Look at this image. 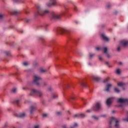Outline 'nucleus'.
Listing matches in <instances>:
<instances>
[{
  "label": "nucleus",
  "mask_w": 128,
  "mask_h": 128,
  "mask_svg": "<svg viewBox=\"0 0 128 128\" xmlns=\"http://www.w3.org/2000/svg\"><path fill=\"white\" fill-rule=\"evenodd\" d=\"M74 10L76 11V6H74Z\"/></svg>",
  "instance_id": "nucleus-36"
},
{
  "label": "nucleus",
  "mask_w": 128,
  "mask_h": 128,
  "mask_svg": "<svg viewBox=\"0 0 128 128\" xmlns=\"http://www.w3.org/2000/svg\"><path fill=\"white\" fill-rule=\"evenodd\" d=\"M68 32H70V30L68 28H60L59 30L60 34H68Z\"/></svg>",
  "instance_id": "nucleus-5"
},
{
  "label": "nucleus",
  "mask_w": 128,
  "mask_h": 128,
  "mask_svg": "<svg viewBox=\"0 0 128 128\" xmlns=\"http://www.w3.org/2000/svg\"><path fill=\"white\" fill-rule=\"evenodd\" d=\"M37 11H38V14H39L40 16H46V14H48L50 12L48 11V10H44V8H42L40 5H38L37 6Z\"/></svg>",
  "instance_id": "nucleus-1"
},
{
  "label": "nucleus",
  "mask_w": 128,
  "mask_h": 128,
  "mask_svg": "<svg viewBox=\"0 0 128 128\" xmlns=\"http://www.w3.org/2000/svg\"><path fill=\"white\" fill-rule=\"evenodd\" d=\"M118 86H124V82H120L118 83Z\"/></svg>",
  "instance_id": "nucleus-19"
},
{
  "label": "nucleus",
  "mask_w": 128,
  "mask_h": 128,
  "mask_svg": "<svg viewBox=\"0 0 128 128\" xmlns=\"http://www.w3.org/2000/svg\"><path fill=\"white\" fill-rule=\"evenodd\" d=\"M26 14H28V12H26Z\"/></svg>",
  "instance_id": "nucleus-54"
},
{
  "label": "nucleus",
  "mask_w": 128,
  "mask_h": 128,
  "mask_svg": "<svg viewBox=\"0 0 128 128\" xmlns=\"http://www.w3.org/2000/svg\"><path fill=\"white\" fill-rule=\"evenodd\" d=\"M42 82V78L40 76H38L36 75H35L34 76V79L33 82L34 84H36V86H40V82Z\"/></svg>",
  "instance_id": "nucleus-4"
},
{
  "label": "nucleus",
  "mask_w": 128,
  "mask_h": 128,
  "mask_svg": "<svg viewBox=\"0 0 128 128\" xmlns=\"http://www.w3.org/2000/svg\"><path fill=\"white\" fill-rule=\"evenodd\" d=\"M118 52H120V46H119L117 48Z\"/></svg>",
  "instance_id": "nucleus-29"
},
{
  "label": "nucleus",
  "mask_w": 128,
  "mask_h": 128,
  "mask_svg": "<svg viewBox=\"0 0 128 128\" xmlns=\"http://www.w3.org/2000/svg\"><path fill=\"white\" fill-rule=\"evenodd\" d=\"M118 102H120V104H126V102H128V100L126 98H118Z\"/></svg>",
  "instance_id": "nucleus-11"
},
{
  "label": "nucleus",
  "mask_w": 128,
  "mask_h": 128,
  "mask_svg": "<svg viewBox=\"0 0 128 128\" xmlns=\"http://www.w3.org/2000/svg\"><path fill=\"white\" fill-rule=\"evenodd\" d=\"M4 16L2 14H0V20H2Z\"/></svg>",
  "instance_id": "nucleus-27"
},
{
  "label": "nucleus",
  "mask_w": 128,
  "mask_h": 128,
  "mask_svg": "<svg viewBox=\"0 0 128 128\" xmlns=\"http://www.w3.org/2000/svg\"><path fill=\"white\" fill-rule=\"evenodd\" d=\"M52 98H58V94H53L52 95Z\"/></svg>",
  "instance_id": "nucleus-24"
},
{
  "label": "nucleus",
  "mask_w": 128,
  "mask_h": 128,
  "mask_svg": "<svg viewBox=\"0 0 128 128\" xmlns=\"http://www.w3.org/2000/svg\"><path fill=\"white\" fill-rule=\"evenodd\" d=\"M114 90L115 92H116L117 94H118L120 92V89H118V88H115Z\"/></svg>",
  "instance_id": "nucleus-18"
},
{
  "label": "nucleus",
  "mask_w": 128,
  "mask_h": 128,
  "mask_svg": "<svg viewBox=\"0 0 128 128\" xmlns=\"http://www.w3.org/2000/svg\"><path fill=\"white\" fill-rule=\"evenodd\" d=\"M102 116H103L104 118V116H106V115H102Z\"/></svg>",
  "instance_id": "nucleus-46"
},
{
  "label": "nucleus",
  "mask_w": 128,
  "mask_h": 128,
  "mask_svg": "<svg viewBox=\"0 0 128 128\" xmlns=\"http://www.w3.org/2000/svg\"><path fill=\"white\" fill-rule=\"evenodd\" d=\"M49 90H52V88H49Z\"/></svg>",
  "instance_id": "nucleus-45"
},
{
  "label": "nucleus",
  "mask_w": 128,
  "mask_h": 128,
  "mask_svg": "<svg viewBox=\"0 0 128 128\" xmlns=\"http://www.w3.org/2000/svg\"><path fill=\"white\" fill-rule=\"evenodd\" d=\"M96 50H104V53L106 54L108 58H110V54H108V48L106 47H105L104 48H98L97 47L96 48Z\"/></svg>",
  "instance_id": "nucleus-6"
},
{
  "label": "nucleus",
  "mask_w": 128,
  "mask_h": 128,
  "mask_svg": "<svg viewBox=\"0 0 128 128\" xmlns=\"http://www.w3.org/2000/svg\"><path fill=\"white\" fill-rule=\"evenodd\" d=\"M13 1L14 2H16L17 1H14V0H13Z\"/></svg>",
  "instance_id": "nucleus-50"
},
{
  "label": "nucleus",
  "mask_w": 128,
  "mask_h": 128,
  "mask_svg": "<svg viewBox=\"0 0 128 128\" xmlns=\"http://www.w3.org/2000/svg\"><path fill=\"white\" fill-rule=\"evenodd\" d=\"M16 12H15V14H16Z\"/></svg>",
  "instance_id": "nucleus-48"
},
{
  "label": "nucleus",
  "mask_w": 128,
  "mask_h": 128,
  "mask_svg": "<svg viewBox=\"0 0 128 128\" xmlns=\"http://www.w3.org/2000/svg\"><path fill=\"white\" fill-rule=\"evenodd\" d=\"M34 128H40V126L38 125L36 126H34Z\"/></svg>",
  "instance_id": "nucleus-37"
},
{
  "label": "nucleus",
  "mask_w": 128,
  "mask_h": 128,
  "mask_svg": "<svg viewBox=\"0 0 128 128\" xmlns=\"http://www.w3.org/2000/svg\"><path fill=\"white\" fill-rule=\"evenodd\" d=\"M86 116V115L84 114H75L74 116V118H84Z\"/></svg>",
  "instance_id": "nucleus-15"
},
{
  "label": "nucleus",
  "mask_w": 128,
  "mask_h": 128,
  "mask_svg": "<svg viewBox=\"0 0 128 128\" xmlns=\"http://www.w3.org/2000/svg\"><path fill=\"white\" fill-rule=\"evenodd\" d=\"M64 14V13H63V14Z\"/></svg>",
  "instance_id": "nucleus-56"
},
{
  "label": "nucleus",
  "mask_w": 128,
  "mask_h": 128,
  "mask_svg": "<svg viewBox=\"0 0 128 128\" xmlns=\"http://www.w3.org/2000/svg\"><path fill=\"white\" fill-rule=\"evenodd\" d=\"M105 64H108V62H106Z\"/></svg>",
  "instance_id": "nucleus-42"
},
{
  "label": "nucleus",
  "mask_w": 128,
  "mask_h": 128,
  "mask_svg": "<svg viewBox=\"0 0 128 128\" xmlns=\"http://www.w3.org/2000/svg\"><path fill=\"white\" fill-rule=\"evenodd\" d=\"M119 64H120V65L122 64V62H119Z\"/></svg>",
  "instance_id": "nucleus-43"
},
{
  "label": "nucleus",
  "mask_w": 128,
  "mask_h": 128,
  "mask_svg": "<svg viewBox=\"0 0 128 128\" xmlns=\"http://www.w3.org/2000/svg\"><path fill=\"white\" fill-rule=\"evenodd\" d=\"M120 46L126 48L128 46V40H122L120 42Z\"/></svg>",
  "instance_id": "nucleus-9"
},
{
  "label": "nucleus",
  "mask_w": 128,
  "mask_h": 128,
  "mask_svg": "<svg viewBox=\"0 0 128 128\" xmlns=\"http://www.w3.org/2000/svg\"><path fill=\"white\" fill-rule=\"evenodd\" d=\"M36 107L31 106L30 107V114H32V112H34V110H36Z\"/></svg>",
  "instance_id": "nucleus-16"
},
{
  "label": "nucleus",
  "mask_w": 128,
  "mask_h": 128,
  "mask_svg": "<svg viewBox=\"0 0 128 128\" xmlns=\"http://www.w3.org/2000/svg\"><path fill=\"white\" fill-rule=\"evenodd\" d=\"M24 116H26V114H24V113L19 115V118H24Z\"/></svg>",
  "instance_id": "nucleus-21"
},
{
  "label": "nucleus",
  "mask_w": 128,
  "mask_h": 128,
  "mask_svg": "<svg viewBox=\"0 0 128 128\" xmlns=\"http://www.w3.org/2000/svg\"><path fill=\"white\" fill-rule=\"evenodd\" d=\"M114 98H110L106 100V104L107 106H110L112 102H114Z\"/></svg>",
  "instance_id": "nucleus-12"
},
{
  "label": "nucleus",
  "mask_w": 128,
  "mask_h": 128,
  "mask_svg": "<svg viewBox=\"0 0 128 128\" xmlns=\"http://www.w3.org/2000/svg\"><path fill=\"white\" fill-rule=\"evenodd\" d=\"M46 86V82H43V86Z\"/></svg>",
  "instance_id": "nucleus-33"
},
{
  "label": "nucleus",
  "mask_w": 128,
  "mask_h": 128,
  "mask_svg": "<svg viewBox=\"0 0 128 128\" xmlns=\"http://www.w3.org/2000/svg\"><path fill=\"white\" fill-rule=\"evenodd\" d=\"M42 116H43V118H46V117L48 116V114H43Z\"/></svg>",
  "instance_id": "nucleus-31"
},
{
  "label": "nucleus",
  "mask_w": 128,
  "mask_h": 128,
  "mask_svg": "<svg viewBox=\"0 0 128 128\" xmlns=\"http://www.w3.org/2000/svg\"><path fill=\"white\" fill-rule=\"evenodd\" d=\"M110 88H112V84H108L107 85V88L106 89L104 90L105 92H110Z\"/></svg>",
  "instance_id": "nucleus-17"
},
{
  "label": "nucleus",
  "mask_w": 128,
  "mask_h": 128,
  "mask_svg": "<svg viewBox=\"0 0 128 128\" xmlns=\"http://www.w3.org/2000/svg\"><path fill=\"white\" fill-rule=\"evenodd\" d=\"M24 88H23V90H24Z\"/></svg>",
  "instance_id": "nucleus-51"
},
{
  "label": "nucleus",
  "mask_w": 128,
  "mask_h": 128,
  "mask_svg": "<svg viewBox=\"0 0 128 128\" xmlns=\"http://www.w3.org/2000/svg\"><path fill=\"white\" fill-rule=\"evenodd\" d=\"M57 114L58 116H60V114H62V112H57Z\"/></svg>",
  "instance_id": "nucleus-28"
},
{
  "label": "nucleus",
  "mask_w": 128,
  "mask_h": 128,
  "mask_svg": "<svg viewBox=\"0 0 128 128\" xmlns=\"http://www.w3.org/2000/svg\"><path fill=\"white\" fill-rule=\"evenodd\" d=\"M102 40H105V42H108V40H110V39H108V38L106 37V34H102Z\"/></svg>",
  "instance_id": "nucleus-13"
},
{
  "label": "nucleus",
  "mask_w": 128,
  "mask_h": 128,
  "mask_svg": "<svg viewBox=\"0 0 128 128\" xmlns=\"http://www.w3.org/2000/svg\"><path fill=\"white\" fill-rule=\"evenodd\" d=\"M40 72H46V70H44L42 68H40Z\"/></svg>",
  "instance_id": "nucleus-22"
},
{
  "label": "nucleus",
  "mask_w": 128,
  "mask_h": 128,
  "mask_svg": "<svg viewBox=\"0 0 128 128\" xmlns=\"http://www.w3.org/2000/svg\"><path fill=\"white\" fill-rule=\"evenodd\" d=\"M31 96H42V93L40 91H36V90H32L30 94Z\"/></svg>",
  "instance_id": "nucleus-3"
},
{
  "label": "nucleus",
  "mask_w": 128,
  "mask_h": 128,
  "mask_svg": "<svg viewBox=\"0 0 128 128\" xmlns=\"http://www.w3.org/2000/svg\"><path fill=\"white\" fill-rule=\"evenodd\" d=\"M16 104H19V102H20V100H16Z\"/></svg>",
  "instance_id": "nucleus-34"
},
{
  "label": "nucleus",
  "mask_w": 128,
  "mask_h": 128,
  "mask_svg": "<svg viewBox=\"0 0 128 128\" xmlns=\"http://www.w3.org/2000/svg\"><path fill=\"white\" fill-rule=\"evenodd\" d=\"M92 112V110H87L86 111L87 112Z\"/></svg>",
  "instance_id": "nucleus-38"
},
{
  "label": "nucleus",
  "mask_w": 128,
  "mask_h": 128,
  "mask_svg": "<svg viewBox=\"0 0 128 128\" xmlns=\"http://www.w3.org/2000/svg\"><path fill=\"white\" fill-rule=\"evenodd\" d=\"M112 112V114H114V112H115L114 110H113V111Z\"/></svg>",
  "instance_id": "nucleus-44"
},
{
  "label": "nucleus",
  "mask_w": 128,
  "mask_h": 128,
  "mask_svg": "<svg viewBox=\"0 0 128 128\" xmlns=\"http://www.w3.org/2000/svg\"><path fill=\"white\" fill-rule=\"evenodd\" d=\"M81 86H86V84H84V83H82Z\"/></svg>",
  "instance_id": "nucleus-35"
},
{
  "label": "nucleus",
  "mask_w": 128,
  "mask_h": 128,
  "mask_svg": "<svg viewBox=\"0 0 128 128\" xmlns=\"http://www.w3.org/2000/svg\"><path fill=\"white\" fill-rule=\"evenodd\" d=\"M63 128H68V126H67L66 125H64V126H63Z\"/></svg>",
  "instance_id": "nucleus-39"
},
{
  "label": "nucleus",
  "mask_w": 128,
  "mask_h": 128,
  "mask_svg": "<svg viewBox=\"0 0 128 128\" xmlns=\"http://www.w3.org/2000/svg\"><path fill=\"white\" fill-rule=\"evenodd\" d=\"M12 92H16V88H14L12 90Z\"/></svg>",
  "instance_id": "nucleus-30"
},
{
  "label": "nucleus",
  "mask_w": 128,
  "mask_h": 128,
  "mask_svg": "<svg viewBox=\"0 0 128 128\" xmlns=\"http://www.w3.org/2000/svg\"><path fill=\"white\" fill-rule=\"evenodd\" d=\"M93 56H94V54H90V58H92Z\"/></svg>",
  "instance_id": "nucleus-32"
},
{
  "label": "nucleus",
  "mask_w": 128,
  "mask_h": 128,
  "mask_svg": "<svg viewBox=\"0 0 128 128\" xmlns=\"http://www.w3.org/2000/svg\"><path fill=\"white\" fill-rule=\"evenodd\" d=\"M120 106H122V105H120Z\"/></svg>",
  "instance_id": "nucleus-52"
},
{
  "label": "nucleus",
  "mask_w": 128,
  "mask_h": 128,
  "mask_svg": "<svg viewBox=\"0 0 128 128\" xmlns=\"http://www.w3.org/2000/svg\"><path fill=\"white\" fill-rule=\"evenodd\" d=\"M116 73L117 74H120V69H117L116 70Z\"/></svg>",
  "instance_id": "nucleus-23"
},
{
  "label": "nucleus",
  "mask_w": 128,
  "mask_h": 128,
  "mask_svg": "<svg viewBox=\"0 0 128 128\" xmlns=\"http://www.w3.org/2000/svg\"><path fill=\"white\" fill-rule=\"evenodd\" d=\"M114 123L115 124L114 126L116 128H120V120L114 117H112L111 118V121L110 122V124Z\"/></svg>",
  "instance_id": "nucleus-2"
},
{
  "label": "nucleus",
  "mask_w": 128,
  "mask_h": 128,
  "mask_svg": "<svg viewBox=\"0 0 128 128\" xmlns=\"http://www.w3.org/2000/svg\"><path fill=\"white\" fill-rule=\"evenodd\" d=\"M28 62H23V65L24 66H28Z\"/></svg>",
  "instance_id": "nucleus-26"
},
{
  "label": "nucleus",
  "mask_w": 128,
  "mask_h": 128,
  "mask_svg": "<svg viewBox=\"0 0 128 128\" xmlns=\"http://www.w3.org/2000/svg\"><path fill=\"white\" fill-rule=\"evenodd\" d=\"M92 118H93L94 120H98V117L96 116H92Z\"/></svg>",
  "instance_id": "nucleus-20"
},
{
  "label": "nucleus",
  "mask_w": 128,
  "mask_h": 128,
  "mask_svg": "<svg viewBox=\"0 0 128 128\" xmlns=\"http://www.w3.org/2000/svg\"><path fill=\"white\" fill-rule=\"evenodd\" d=\"M62 15H58L56 14L54 12H52L51 14V17L52 18H54L55 20H60V16Z\"/></svg>",
  "instance_id": "nucleus-8"
},
{
  "label": "nucleus",
  "mask_w": 128,
  "mask_h": 128,
  "mask_svg": "<svg viewBox=\"0 0 128 128\" xmlns=\"http://www.w3.org/2000/svg\"><path fill=\"white\" fill-rule=\"evenodd\" d=\"M103 72H104V71Z\"/></svg>",
  "instance_id": "nucleus-55"
},
{
  "label": "nucleus",
  "mask_w": 128,
  "mask_h": 128,
  "mask_svg": "<svg viewBox=\"0 0 128 128\" xmlns=\"http://www.w3.org/2000/svg\"><path fill=\"white\" fill-rule=\"evenodd\" d=\"M127 114H128V117H127V118H124V122H128V112Z\"/></svg>",
  "instance_id": "nucleus-25"
},
{
  "label": "nucleus",
  "mask_w": 128,
  "mask_h": 128,
  "mask_svg": "<svg viewBox=\"0 0 128 128\" xmlns=\"http://www.w3.org/2000/svg\"><path fill=\"white\" fill-rule=\"evenodd\" d=\"M99 60H102V58H99Z\"/></svg>",
  "instance_id": "nucleus-41"
},
{
  "label": "nucleus",
  "mask_w": 128,
  "mask_h": 128,
  "mask_svg": "<svg viewBox=\"0 0 128 128\" xmlns=\"http://www.w3.org/2000/svg\"><path fill=\"white\" fill-rule=\"evenodd\" d=\"M71 100H74V97H70Z\"/></svg>",
  "instance_id": "nucleus-40"
},
{
  "label": "nucleus",
  "mask_w": 128,
  "mask_h": 128,
  "mask_svg": "<svg viewBox=\"0 0 128 128\" xmlns=\"http://www.w3.org/2000/svg\"><path fill=\"white\" fill-rule=\"evenodd\" d=\"M92 78L93 80H94V82H98L100 80V77H97L94 76H92Z\"/></svg>",
  "instance_id": "nucleus-14"
},
{
  "label": "nucleus",
  "mask_w": 128,
  "mask_h": 128,
  "mask_svg": "<svg viewBox=\"0 0 128 128\" xmlns=\"http://www.w3.org/2000/svg\"><path fill=\"white\" fill-rule=\"evenodd\" d=\"M104 82H106V81H104Z\"/></svg>",
  "instance_id": "nucleus-53"
},
{
  "label": "nucleus",
  "mask_w": 128,
  "mask_h": 128,
  "mask_svg": "<svg viewBox=\"0 0 128 128\" xmlns=\"http://www.w3.org/2000/svg\"><path fill=\"white\" fill-rule=\"evenodd\" d=\"M47 6H56V0H49V2L46 3Z\"/></svg>",
  "instance_id": "nucleus-7"
},
{
  "label": "nucleus",
  "mask_w": 128,
  "mask_h": 128,
  "mask_svg": "<svg viewBox=\"0 0 128 128\" xmlns=\"http://www.w3.org/2000/svg\"><path fill=\"white\" fill-rule=\"evenodd\" d=\"M92 110L96 112L100 110V104L99 102L96 103L95 106L93 107Z\"/></svg>",
  "instance_id": "nucleus-10"
},
{
  "label": "nucleus",
  "mask_w": 128,
  "mask_h": 128,
  "mask_svg": "<svg viewBox=\"0 0 128 128\" xmlns=\"http://www.w3.org/2000/svg\"><path fill=\"white\" fill-rule=\"evenodd\" d=\"M88 64H89V66H90V63H89Z\"/></svg>",
  "instance_id": "nucleus-49"
},
{
  "label": "nucleus",
  "mask_w": 128,
  "mask_h": 128,
  "mask_svg": "<svg viewBox=\"0 0 128 128\" xmlns=\"http://www.w3.org/2000/svg\"><path fill=\"white\" fill-rule=\"evenodd\" d=\"M26 22H28V20H26Z\"/></svg>",
  "instance_id": "nucleus-47"
}]
</instances>
